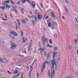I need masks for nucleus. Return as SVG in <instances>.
<instances>
[{
	"instance_id": "1",
	"label": "nucleus",
	"mask_w": 78,
	"mask_h": 78,
	"mask_svg": "<svg viewBox=\"0 0 78 78\" xmlns=\"http://www.w3.org/2000/svg\"><path fill=\"white\" fill-rule=\"evenodd\" d=\"M51 65H52V69H54V66H55L56 69V70H57V65L56 64V62L55 60H52L51 61Z\"/></svg>"
},
{
	"instance_id": "2",
	"label": "nucleus",
	"mask_w": 78,
	"mask_h": 78,
	"mask_svg": "<svg viewBox=\"0 0 78 78\" xmlns=\"http://www.w3.org/2000/svg\"><path fill=\"white\" fill-rule=\"evenodd\" d=\"M42 41L43 42L42 44L43 45H45V42H48V38H47L45 39V36H42Z\"/></svg>"
},
{
	"instance_id": "3",
	"label": "nucleus",
	"mask_w": 78,
	"mask_h": 78,
	"mask_svg": "<svg viewBox=\"0 0 78 78\" xmlns=\"http://www.w3.org/2000/svg\"><path fill=\"white\" fill-rule=\"evenodd\" d=\"M10 44L11 45V47H10V48L12 50H14V49H15L17 47L16 44L13 42L11 43Z\"/></svg>"
},
{
	"instance_id": "4",
	"label": "nucleus",
	"mask_w": 78,
	"mask_h": 78,
	"mask_svg": "<svg viewBox=\"0 0 78 78\" xmlns=\"http://www.w3.org/2000/svg\"><path fill=\"white\" fill-rule=\"evenodd\" d=\"M45 63H44L42 65V69L41 70V74L44 71V69H45Z\"/></svg>"
},
{
	"instance_id": "5",
	"label": "nucleus",
	"mask_w": 78,
	"mask_h": 78,
	"mask_svg": "<svg viewBox=\"0 0 78 78\" xmlns=\"http://www.w3.org/2000/svg\"><path fill=\"white\" fill-rule=\"evenodd\" d=\"M55 70L53 69L52 70V72H51V78H53V76H55Z\"/></svg>"
},
{
	"instance_id": "6",
	"label": "nucleus",
	"mask_w": 78,
	"mask_h": 78,
	"mask_svg": "<svg viewBox=\"0 0 78 78\" xmlns=\"http://www.w3.org/2000/svg\"><path fill=\"white\" fill-rule=\"evenodd\" d=\"M51 53V52L50 51L49 52H48V54L47 55V59H48L49 58H50L51 56L50 55V54Z\"/></svg>"
},
{
	"instance_id": "7",
	"label": "nucleus",
	"mask_w": 78,
	"mask_h": 78,
	"mask_svg": "<svg viewBox=\"0 0 78 78\" xmlns=\"http://www.w3.org/2000/svg\"><path fill=\"white\" fill-rule=\"evenodd\" d=\"M12 34L13 35H14L15 36H18V34L16 32L14 31H12Z\"/></svg>"
},
{
	"instance_id": "8",
	"label": "nucleus",
	"mask_w": 78,
	"mask_h": 78,
	"mask_svg": "<svg viewBox=\"0 0 78 78\" xmlns=\"http://www.w3.org/2000/svg\"><path fill=\"white\" fill-rule=\"evenodd\" d=\"M51 23L52 25H53V26H52V28H51V29L52 30H54V29L55 28V27L53 28V27H54V26H55V22H53V21H51Z\"/></svg>"
},
{
	"instance_id": "9",
	"label": "nucleus",
	"mask_w": 78,
	"mask_h": 78,
	"mask_svg": "<svg viewBox=\"0 0 78 78\" xmlns=\"http://www.w3.org/2000/svg\"><path fill=\"white\" fill-rule=\"evenodd\" d=\"M9 0H8L7 1H5L4 2H3V5L4 6H5L6 5H5V3H9Z\"/></svg>"
},
{
	"instance_id": "10",
	"label": "nucleus",
	"mask_w": 78,
	"mask_h": 78,
	"mask_svg": "<svg viewBox=\"0 0 78 78\" xmlns=\"http://www.w3.org/2000/svg\"><path fill=\"white\" fill-rule=\"evenodd\" d=\"M12 31H10L9 34V36L11 37H12Z\"/></svg>"
},
{
	"instance_id": "11",
	"label": "nucleus",
	"mask_w": 78,
	"mask_h": 78,
	"mask_svg": "<svg viewBox=\"0 0 78 78\" xmlns=\"http://www.w3.org/2000/svg\"><path fill=\"white\" fill-rule=\"evenodd\" d=\"M16 20L18 22V29H19L20 28V22L19 21V20L18 19H17Z\"/></svg>"
},
{
	"instance_id": "12",
	"label": "nucleus",
	"mask_w": 78,
	"mask_h": 78,
	"mask_svg": "<svg viewBox=\"0 0 78 78\" xmlns=\"http://www.w3.org/2000/svg\"><path fill=\"white\" fill-rule=\"evenodd\" d=\"M51 16H52L53 18H55L56 17V16H55V14H54V13L53 12H51Z\"/></svg>"
},
{
	"instance_id": "13",
	"label": "nucleus",
	"mask_w": 78,
	"mask_h": 78,
	"mask_svg": "<svg viewBox=\"0 0 78 78\" xmlns=\"http://www.w3.org/2000/svg\"><path fill=\"white\" fill-rule=\"evenodd\" d=\"M56 53L57 54H58V52H55L54 53L53 56V58L54 59H55V56H56Z\"/></svg>"
},
{
	"instance_id": "14",
	"label": "nucleus",
	"mask_w": 78,
	"mask_h": 78,
	"mask_svg": "<svg viewBox=\"0 0 78 78\" xmlns=\"http://www.w3.org/2000/svg\"><path fill=\"white\" fill-rule=\"evenodd\" d=\"M22 22L24 24V25H25V24H26L27 23V22H26V20H22Z\"/></svg>"
},
{
	"instance_id": "15",
	"label": "nucleus",
	"mask_w": 78,
	"mask_h": 78,
	"mask_svg": "<svg viewBox=\"0 0 78 78\" xmlns=\"http://www.w3.org/2000/svg\"><path fill=\"white\" fill-rule=\"evenodd\" d=\"M48 76H50V70H48Z\"/></svg>"
},
{
	"instance_id": "16",
	"label": "nucleus",
	"mask_w": 78,
	"mask_h": 78,
	"mask_svg": "<svg viewBox=\"0 0 78 78\" xmlns=\"http://www.w3.org/2000/svg\"><path fill=\"white\" fill-rule=\"evenodd\" d=\"M41 16L40 15H38L37 16V18L38 19H42V18H41Z\"/></svg>"
},
{
	"instance_id": "17",
	"label": "nucleus",
	"mask_w": 78,
	"mask_h": 78,
	"mask_svg": "<svg viewBox=\"0 0 78 78\" xmlns=\"http://www.w3.org/2000/svg\"><path fill=\"white\" fill-rule=\"evenodd\" d=\"M5 6H4V7L2 6L0 7V9H2V10H5Z\"/></svg>"
},
{
	"instance_id": "18",
	"label": "nucleus",
	"mask_w": 78,
	"mask_h": 78,
	"mask_svg": "<svg viewBox=\"0 0 78 78\" xmlns=\"http://www.w3.org/2000/svg\"><path fill=\"white\" fill-rule=\"evenodd\" d=\"M20 32L22 36V37H23V31L22 30H20Z\"/></svg>"
},
{
	"instance_id": "19",
	"label": "nucleus",
	"mask_w": 78,
	"mask_h": 78,
	"mask_svg": "<svg viewBox=\"0 0 78 78\" xmlns=\"http://www.w3.org/2000/svg\"><path fill=\"white\" fill-rule=\"evenodd\" d=\"M58 47L57 46H55V47L54 48V51H57V50H58Z\"/></svg>"
},
{
	"instance_id": "20",
	"label": "nucleus",
	"mask_w": 78,
	"mask_h": 78,
	"mask_svg": "<svg viewBox=\"0 0 78 78\" xmlns=\"http://www.w3.org/2000/svg\"><path fill=\"white\" fill-rule=\"evenodd\" d=\"M51 23H49L48 24V26L49 27H51Z\"/></svg>"
},
{
	"instance_id": "21",
	"label": "nucleus",
	"mask_w": 78,
	"mask_h": 78,
	"mask_svg": "<svg viewBox=\"0 0 78 78\" xmlns=\"http://www.w3.org/2000/svg\"><path fill=\"white\" fill-rule=\"evenodd\" d=\"M64 8L66 12V13H67L68 12V10L66 7H64Z\"/></svg>"
},
{
	"instance_id": "22",
	"label": "nucleus",
	"mask_w": 78,
	"mask_h": 78,
	"mask_svg": "<svg viewBox=\"0 0 78 78\" xmlns=\"http://www.w3.org/2000/svg\"><path fill=\"white\" fill-rule=\"evenodd\" d=\"M68 47V48H69V49H71L72 48V46L70 45V44L69 45Z\"/></svg>"
},
{
	"instance_id": "23",
	"label": "nucleus",
	"mask_w": 78,
	"mask_h": 78,
	"mask_svg": "<svg viewBox=\"0 0 78 78\" xmlns=\"http://www.w3.org/2000/svg\"><path fill=\"white\" fill-rule=\"evenodd\" d=\"M47 46L48 47H50V48H53V46L51 45H50L49 44L47 45Z\"/></svg>"
},
{
	"instance_id": "24",
	"label": "nucleus",
	"mask_w": 78,
	"mask_h": 78,
	"mask_svg": "<svg viewBox=\"0 0 78 78\" xmlns=\"http://www.w3.org/2000/svg\"><path fill=\"white\" fill-rule=\"evenodd\" d=\"M32 73V70H31L30 72H29V76H30L29 78H30L31 77V74Z\"/></svg>"
},
{
	"instance_id": "25",
	"label": "nucleus",
	"mask_w": 78,
	"mask_h": 78,
	"mask_svg": "<svg viewBox=\"0 0 78 78\" xmlns=\"http://www.w3.org/2000/svg\"><path fill=\"white\" fill-rule=\"evenodd\" d=\"M10 8V5H6V9H7V8H8V9H9V8Z\"/></svg>"
},
{
	"instance_id": "26",
	"label": "nucleus",
	"mask_w": 78,
	"mask_h": 78,
	"mask_svg": "<svg viewBox=\"0 0 78 78\" xmlns=\"http://www.w3.org/2000/svg\"><path fill=\"white\" fill-rule=\"evenodd\" d=\"M20 74H21V73H20V72L18 74H17V75H16V77L17 78L19 77V76H20Z\"/></svg>"
},
{
	"instance_id": "27",
	"label": "nucleus",
	"mask_w": 78,
	"mask_h": 78,
	"mask_svg": "<svg viewBox=\"0 0 78 78\" xmlns=\"http://www.w3.org/2000/svg\"><path fill=\"white\" fill-rule=\"evenodd\" d=\"M34 18L35 21L37 22V17L36 16H34Z\"/></svg>"
},
{
	"instance_id": "28",
	"label": "nucleus",
	"mask_w": 78,
	"mask_h": 78,
	"mask_svg": "<svg viewBox=\"0 0 78 78\" xmlns=\"http://www.w3.org/2000/svg\"><path fill=\"white\" fill-rule=\"evenodd\" d=\"M35 7H36V5L35 4H33L32 5V8H34Z\"/></svg>"
},
{
	"instance_id": "29",
	"label": "nucleus",
	"mask_w": 78,
	"mask_h": 78,
	"mask_svg": "<svg viewBox=\"0 0 78 78\" xmlns=\"http://www.w3.org/2000/svg\"><path fill=\"white\" fill-rule=\"evenodd\" d=\"M27 38H26L25 40H24L23 42V43H24L25 42H26V41H27Z\"/></svg>"
},
{
	"instance_id": "30",
	"label": "nucleus",
	"mask_w": 78,
	"mask_h": 78,
	"mask_svg": "<svg viewBox=\"0 0 78 78\" xmlns=\"http://www.w3.org/2000/svg\"><path fill=\"white\" fill-rule=\"evenodd\" d=\"M10 16L11 17V18H14V17H13V16H12V14H11V13H10Z\"/></svg>"
},
{
	"instance_id": "31",
	"label": "nucleus",
	"mask_w": 78,
	"mask_h": 78,
	"mask_svg": "<svg viewBox=\"0 0 78 78\" xmlns=\"http://www.w3.org/2000/svg\"><path fill=\"white\" fill-rule=\"evenodd\" d=\"M49 41L50 42V44H52V40H51V39H50Z\"/></svg>"
},
{
	"instance_id": "32",
	"label": "nucleus",
	"mask_w": 78,
	"mask_h": 78,
	"mask_svg": "<svg viewBox=\"0 0 78 78\" xmlns=\"http://www.w3.org/2000/svg\"><path fill=\"white\" fill-rule=\"evenodd\" d=\"M23 72H22L21 75V78H23Z\"/></svg>"
},
{
	"instance_id": "33",
	"label": "nucleus",
	"mask_w": 78,
	"mask_h": 78,
	"mask_svg": "<svg viewBox=\"0 0 78 78\" xmlns=\"http://www.w3.org/2000/svg\"><path fill=\"white\" fill-rule=\"evenodd\" d=\"M44 63H45V64H48L49 63V62H48V61H44Z\"/></svg>"
},
{
	"instance_id": "34",
	"label": "nucleus",
	"mask_w": 78,
	"mask_h": 78,
	"mask_svg": "<svg viewBox=\"0 0 78 78\" xmlns=\"http://www.w3.org/2000/svg\"><path fill=\"white\" fill-rule=\"evenodd\" d=\"M39 45V47L40 48H41V43L40 42H39L38 43Z\"/></svg>"
},
{
	"instance_id": "35",
	"label": "nucleus",
	"mask_w": 78,
	"mask_h": 78,
	"mask_svg": "<svg viewBox=\"0 0 78 78\" xmlns=\"http://www.w3.org/2000/svg\"><path fill=\"white\" fill-rule=\"evenodd\" d=\"M55 37H57V34H55L54 35Z\"/></svg>"
},
{
	"instance_id": "36",
	"label": "nucleus",
	"mask_w": 78,
	"mask_h": 78,
	"mask_svg": "<svg viewBox=\"0 0 78 78\" xmlns=\"http://www.w3.org/2000/svg\"><path fill=\"white\" fill-rule=\"evenodd\" d=\"M67 78H73V77H71L70 76H67Z\"/></svg>"
},
{
	"instance_id": "37",
	"label": "nucleus",
	"mask_w": 78,
	"mask_h": 78,
	"mask_svg": "<svg viewBox=\"0 0 78 78\" xmlns=\"http://www.w3.org/2000/svg\"><path fill=\"white\" fill-rule=\"evenodd\" d=\"M32 44H33V41L31 40L30 41V45H32Z\"/></svg>"
},
{
	"instance_id": "38",
	"label": "nucleus",
	"mask_w": 78,
	"mask_h": 78,
	"mask_svg": "<svg viewBox=\"0 0 78 78\" xmlns=\"http://www.w3.org/2000/svg\"><path fill=\"white\" fill-rule=\"evenodd\" d=\"M14 73H15V74H17V73H18V71H14Z\"/></svg>"
},
{
	"instance_id": "39",
	"label": "nucleus",
	"mask_w": 78,
	"mask_h": 78,
	"mask_svg": "<svg viewBox=\"0 0 78 78\" xmlns=\"http://www.w3.org/2000/svg\"><path fill=\"white\" fill-rule=\"evenodd\" d=\"M14 11H15V12H16V14H17L18 13V12H17V10L16 9H15Z\"/></svg>"
},
{
	"instance_id": "40",
	"label": "nucleus",
	"mask_w": 78,
	"mask_h": 78,
	"mask_svg": "<svg viewBox=\"0 0 78 78\" xmlns=\"http://www.w3.org/2000/svg\"><path fill=\"white\" fill-rule=\"evenodd\" d=\"M32 22L33 23V25H34V21L33 20H32Z\"/></svg>"
},
{
	"instance_id": "41",
	"label": "nucleus",
	"mask_w": 78,
	"mask_h": 78,
	"mask_svg": "<svg viewBox=\"0 0 78 78\" xmlns=\"http://www.w3.org/2000/svg\"><path fill=\"white\" fill-rule=\"evenodd\" d=\"M22 3H25V2H26V0H23V1L22 2Z\"/></svg>"
},
{
	"instance_id": "42",
	"label": "nucleus",
	"mask_w": 78,
	"mask_h": 78,
	"mask_svg": "<svg viewBox=\"0 0 78 78\" xmlns=\"http://www.w3.org/2000/svg\"><path fill=\"white\" fill-rule=\"evenodd\" d=\"M74 41L75 42V44L77 43V40H76V39H75Z\"/></svg>"
},
{
	"instance_id": "43",
	"label": "nucleus",
	"mask_w": 78,
	"mask_h": 78,
	"mask_svg": "<svg viewBox=\"0 0 78 78\" xmlns=\"http://www.w3.org/2000/svg\"><path fill=\"white\" fill-rule=\"evenodd\" d=\"M11 39H16V38L15 37H11Z\"/></svg>"
},
{
	"instance_id": "44",
	"label": "nucleus",
	"mask_w": 78,
	"mask_h": 78,
	"mask_svg": "<svg viewBox=\"0 0 78 78\" xmlns=\"http://www.w3.org/2000/svg\"><path fill=\"white\" fill-rule=\"evenodd\" d=\"M2 20H8V19H4V18H2Z\"/></svg>"
},
{
	"instance_id": "45",
	"label": "nucleus",
	"mask_w": 78,
	"mask_h": 78,
	"mask_svg": "<svg viewBox=\"0 0 78 78\" xmlns=\"http://www.w3.org/2000/svg\"><path fill=\"white\" fill-rule=\"evenodd\" d=\"M37 77H39V72H38L37 74Z\"/></svg>"
},
{
	"instance_id": "46",
	"label": "nucleus",
	"mask_w": 78,
	"mask_h": 78,
	"mask_svg": "<svg viewBox=\"0 0 78 78\" xmlns=\"http://www.w3.org/2000/svg\"><path fill=\"white\" fill-rule=\"evenodd\" d=\"M0 62H3V60H2L0 59Z\"/></svg>"
},
{
	"instance_id": "47",
	"label": "nucleus",
	"mask_w": 78,
	"mask_h": 78,
	"mask_svg": "<svg viewBox=\"0 0 78 78\" xmlns=\"http://www.w3.org/2000/svg\"><path fill=\"white\" fill-rule=\"evenodd\" d=\"M75 19L76 20V21L77 22H78V19H77V18H75Z\"/></svg>"
},
{
	"instance_id": "48",
	"label": "nucleus",
	"mask_w": 78,
	"mask_h": 78,
	"mask_svg": "<svg viewBox=\"0 0 78 78\" xmlns=\"http://www.w3.org/2000/svg\"><path fill=\"white\" fill-rule=\"evenodd\" d=\"M19 56H20V57H23V55H19Z\"/></svg>"
},
{
	"instance_id": "49",
	"label": "nucleus",
	"mask_w": 78,
	"mask_h": 78,
	"mask_svg": "<svg viewBox=\"0 0 78 78\" xmlns=\"http://www.w3.org/2000/svg\"><path fill=\"white\" fill-rule=\"evenodd\" d=\"M22 52L23 53H25V54H27V52H26V51H23Z\"/></svg>"
},
{
	"instance_id": "50",
	"label": "nucleus",
	"mask_w": 78,
	"mask_h": 78,
	"mask_svg": "<svg viewBox=\"0 0 78 78\" xmlns=\"http://www.w3.org/2000/svg\"><path fill=\"white\" fill-rule=\"evenodd\" d=\"M39 67L40 68L41 67V63H39Z\"/></svg>"
},
{
	"instance_id": "51",
	"label": "nucleus",
	"mask_w": 78,
	"mask_h": 78,
	"mask_svg": "<svg viewBox=\"0 0 78 78\" xmlns=\"http://www.w3.org/2000/svg\"><path fill=\"white\" fill-rule=\"evenodd\" d=\"M16 4H19V5H20V2H16Z\"/></svg>"
},
{
	"instance_id": "52",
	"label": "nucleus",
	"mask_w": 78,
	"mask_h": 78,
	"mask_svg": "<svg viewBox=\"0 0 78 78\" xmlns=\"http://www.w3.org/2000/svg\"><path fill=\"white\" fill-rule=\"evenodd\" d=\"M34 15H33L32 16H31V18H32V17L34 18Z\"/></svg>"
},
{
	"instance_id": "53",
	"label": "nucleus",
	"mask_w": 78,
	"mask_h": 78,
	"mask_svg": "<svg viewBox=\"0 0 78 78\" xmlns=\"http://www.w3.org/2000/svg\"><path fill=\"white\" fill-rule=\"evenodd\" d=\"M40 5L41 6V8H43V6H42V3H40Z\"/></svg>"
},
{
	"instance_id": "54",
	"label": "nucleus",
	"mask_w": 78,
	"mask_h": 78,
	"mask_svg": "<svg viewBox=\"0 0 78 78\" xmlns=\"http://www.w3.org/2000/svg\"><path fill=\"white\" fill-rule=\"evenodd\" d=\"M33 68V66H31L30 69H31V70H32V69Z\"/></svg>"
},
{
	"instance_id": "55",
	"label": "nucleus",
	"mask_w": 78,
	"mask_h": 78,
	"mask_svg": "<svg viewBox=\"0 0 78 78\" xmlns=\"http://www.w3.org/2000/svg\"><path fill=\"white\" fill-rule=\"evenodd\" d=\"M18 29V28L17 27V24H16V30H17Z\"/></svg>"
},
{
	"instance_id": "56",
	"label": "nucleus",
	"mask_w": 78,
	"mask_h": 78,
	"mask_svg": "<svg viewBox=\"0 0 78 78\" xmlns=\"http://www.w3.org/2000/svg\"><path fill=\"white\" fill-rule=\"evenodd\" d=\"M65 2L66 3H69V2H68L67 0Z\"/></svg>"
},
{
	"instance_id": "57",
	"label": "nucleus",
	"mask_w": 78,
	"mask_h": 78,
	"mask_svg": "<svg viewBox=\"0 0 78 78\" xmlns=\"http://www.w3.org/2000/svg\"><path fill=\"white\" fill-rule=\"evenodd\" d=\"M41 51H44L45 50V49L44 48H41Z\"/></svg>"
},
{
	"instance_id": "58",
	"label": "nucleus",
	"mask_w": 78,
	"mask_h": 78,
	"mask_svg": "<svg viewBox=\"0 0 78 78\" xmlns=\"http://www.w3.org/2000/svg\"><path fill=\"white\" fill-rule=\"evenodd\" d=\"M31 45H30L29 48H30L31 49Z\"/></svg>"
},
{
	"instance_id": "59",
	"label": "nucleus",
	"mask_w": 78,
	"mask_h": 78,
	"mask_svg": "<svg viewBox=\"0 0 78 78\" xmlns=\"http://www.w3.org/2000/svg\"><path fill=\"white\" fill-rule=\"evenodd\" d=\"M25 40V37H23V41Z\"/></svg>"
},
{
	"instance_id": "60",
	"label": "nucleus",
	"mask_w": 78,
	"mask_h": 78,
	"mask_svg": "<svg viewBox=\"0 0 78 78\" xmlns=\"http://www.w3.org/2000/svg\"><path fill=\"white\" fill-rule=\"evenodd\" d=\"M7 72H8V73H9V74H11V72H9V71H7Z\"/></svg>"
},
{
	"instance_id": "61",
	"label": "nucleus",
	"mask_w": 78,
	"mask_h": 78,
	"mask_svg": "<svg viewBox=\"0 0 78 78\" xmlns=\"http://www.w3.org/2000/svg\"><path fill=\"white\" fill-rule=\"evenodd\" d=\"M41 50H42V48H39V49L38 50H39V51H40Z\"/></svg>"
},
{
	"instance_id": "62",
	"label": "nucleus",
	"mask_w": 78,
	"mask_h": 78,
	"mask_svg": "<svg viewBox=\"0 0 78 78\" xmlns=\"http://www.w3.org/2000/svg\"><path fill=\"white\" fill-rule=\"evenodd\" d=\"M35 3V2L34 1H33L32 2V4H34Z\"/></svg>"
},
{
	"instance_id": "63",
	"label": "nucleus",
	"mask_w": 78,
	"mask_h": 78,
	"mask_svg": "<svg viewBox=\"0 0 78 78\" xmlns=\"http://www.w3.org/2000/svg\"><path fill=\"white\" fill-rule=\"evenodd\" d=\"M62 19H64V16H62Z\"/></svg>"
},
{
	"instance_id": "64",
	"label": "nucleus",
	"mask_w": 78,
	"mask_h": 78,
	"mask_svg": "<svg viewBox=\"0 0 78 78\" xmlns=\"http://www.w3.org/2000/svg\"><path fill=\"white\" fill-rule=\"evenodd\" d=\"M15 9H16V8L12 9V11H14L15 10Z\"/></svg>"
}]
</instances>
